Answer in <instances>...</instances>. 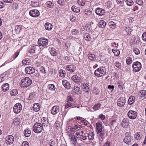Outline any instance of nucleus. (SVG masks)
Instances as JSON below:
<instances>
[{
  "label": "nucleus",
  "mask_w": 146,
  "mask_h": 146,
  "mask_svg": "<svg viewBox=\"0 0 146 146\" xmlns=\"http://www.w3.org/2000/svg\"><path fill=\"white\" fill-rule=\"evenodd\" d=\"M96 126L97 134L99 135L101 139L103 138L105 134V131L104 129H103L102 123L100 122H97Z\"/></svg>",
  "instance_id": "obj_1"
},
{
  "label": "nucleus",
  "mask_w": 146,
  "mask_h": 146,
  "mask_svg": "<svg viewBox=\"0 0 146 146\" xmlns=\"http://www.w3.org/2000/svg\"><path fill=\"white\" fill-rule=\"evenodd\" d=\"M106 69L105 67L101 66L95 70L94 75L98 77H102L106 74Z\"/></svg>",
  "instance_id": "obj_2"
},
{
  "label": "nucleus",
  "mask_w": 146,
  "mask_h": 146,
  "mask_svg": "<svg viewBox=\"0 0 146 146\" xmlns=\"http://www.w3.org/2000/svg\"><path fill=\"white\" fill-rule=\"evenodd\" d=\"M21 86L22 87H27L31 85L32 82V80L29 77L23 79L21 81Z\"/></svg>",
  "instance_id": "obj_3"
},
{
  "label": "nucleus",
  "mask_w": 146,
  "mask_h": 146,
  "mask_svg": "<svg viewBox=\"0 0 146 146\" xmlns=\"http://www.w3.org/2000/svg\"><path fill=\"white\" fill-rule=\"evenodd\" d=\"M33 129L35 133H39L42 131L43 127L41 123L36 122L34 124L33 127Z\"/></svg>",
  "instance_id": "obj_4"
},
{
  "label": "nucleus",
  "mask_w": 146,
  "mask_h": 146,
  "mask_svg": "<svg viewBox=\"0 0 146 146\" xmlns=\"http://www.w3.org/2000/svg\"><path fill=\"white\" fill-rule=\"evenodd\" d=\"M131 134L129 132H126L125 133V136L123 139V141L127 144L131 145L133 142V138H131Z\"/></svg>",
  "instance_id": "obj_5"
},
{
  "label": "nucleus",
  "mask_w": 146,
  "mask_h": 146,
  "mask_svg": "<svg viewBox=\"0 0 146 146\" xmlns=\"http://www.w3.org/2000/svg\"><path fill=\"white\" fill-rule=\"evenodd\" d=\"M133 70L134 72H139L142 68L141 63L138 61L134 62L132 64Z\"/></svg>",
  "instance_id": "obj_6"
},
{
  "label": "nucleus",
  "mask_w": 146,
  "mask_h": 146,
  "mask_svg": "<svg viewBox=\"0 0 146 146\" xmlns=\"http://www.w3.org/2000/svg\"><path fill=\"white\" fill-rule=\"evenodd\" d=\"M48 39L45 38H40L38 41V44L40 46L45 47L48 45Z\"/></svg>",
  "instance_id": "obj_7"
},
{
  "label": "nucleus",
  "mask_w": 146,
  "mask_h": 146,
  "mask_svg": "<svg viewBox=\"0 0 146 146\" xmlns=\"http://www.w3.org/2000/svg\"><path fill=\"white\" fill-rule=\"evenodd\" d=\"M22 109V106L21 104L18 103L15 104L13 108V111L15 113H20Z\"/></svg>",
  "instance_id": "obj_8"
},
{
  "label": "nucleus",
  "mask_w": 146,
  "mask_h": 146,
  "mask_svg": "<svg viewBox=\"0 0 146 146\" xmlns=\"http://www.w3.org/2000/svg\"><path fill=\"white\" fill-rule=\"evenodd\" d=\"M125 103V98L124 97H120L118 99L117 101V106L121 107H123Z\"/></svg>",
  "instance_id": "obj_9"
},
{
  "label": "nucleus",
  "mask_w": 146,
  "mask_h": 146,
  "mask_svg": "<svg viewBox=\"0 0 146 146\" xmlns=\"http://www.w3.org/2000/svg\"><path fill=\"white\" fill-rule=\"evenodd\" d=\"M14 138L11 135L7 136L5 138V143L7 145L12 144L13 142Z\"/></svg>",
  "instance_id": "obj_10"
},
{
  "label": "nucleus",
  "mask_w": 146,
  "mask_h": 146,
  "mask_svg": "<svg viewBox=\"0 0 146 146\" xmlns=\"http://www.w3.org/2000/svg\"><path fill=\"white\" fill-rule=\"evenodd\" d=\"M129 117L131 119H134L137 116V113L134 111L130 110L127 113Z\"/></svg>",
  "instance_id": "obj_11"
},
{
  "label": "nucleus",
  "mask_w": 146,
  "mask_h": 146,
  "mask_svg": "<svg viewBox=\"0 0 146 146\" xmlns=\"http://www.w3.org/2000/svg\"><path fill=\"white\" fill-rule=\"evenodd\" d=\"M30 15L33 17H37L40 15L39 11L36 9L31 10L29 12Z\"/></svg>",
  "instance_id": "obj_12"
},
{
  "label": "nucleus",
  "mask_w": 146,
  "mask_h": 146,
  "mask_svg": "<svg viewBox=\"0 0 146 146\" xmlns=\"http://www.w3.org/2000/svg\"><path fill=\"white\" fill-rule=\"evenodd\" d=\"M25 71L27 74H31L35 72V69L31 66H27L25 68Z\"/></svg>",
  "instance_id": "obj_13"
},
{
  "label": "nucleus",
  "mask_w": 146,
  "mask_h": 146,
  "mask_svg": "<svg viewBox=\"0 0 146 146\" xmlns=\"http://www.w3.org/2000/svg\"><path fill=\"white\" fill-rule=\"evenodd\" d=\"M95 11V13L97 15L100 16L103 15L105 13L104 10L100 8H96Z\"/></svg>",
  "instance_id": "obj_14"
},
{
  "label": "nucleus",
  "mask_w": 146,
  "mask_h": 146,
  "mask_svg": "<svg viewBox=\"0 0 146 146\" xmlns=\"http://www.w3.org/2000/svg\"><path fill=\"white\" fill-rule=\"evenodd\" d=\"M62 83L63 85L67 89H70L71 88V84L68 81L65 80H63L62 81Z\"/></svg>",
  "instance_id": "obj_15"
},
{
  "label": "nucleus",
  "mask_w": 146,
  "mask_h": 146,
  "mask_svg": "<svg viewBox=\"0 0 146 146\" xmlns=\"http://www.w3.org/2000/svg\"><path fill=\"white\" fill-rule=\"evenodd\" d=\"M72 79L75 83L78 84L81 82V79L77 75H74L71 78Z\"/></svg>",
  "instance_id": "obj_16"
},
{
  "label": "nucleus",
  "mask_w": 146,
  "mask_h": 146,
  "mask_svg": "<svg viewBox=\"0 0 146 146\" xmlns=\"http://www.w3.org/2000/svg\"><path fill=\"white\" fill-rule=\"evenodd\" d=\"M41 123L44 126H48L49 123L48 117H42L41 119Z\"/></svg>",
  "instance_id": "obj_17"
},
{
  "label": "nucleus",
  "mask_w": 146,
  "mask_h": 146,
  "mask_svg": "<svg viewBox=\"0 0 146 146\" xmlns=\"http://www.w3.org/2000/svg\"><path fill=\"white\" fill-rule=\"evenodd\" d=\"M66 69L69 71L71 72H74L76 70V66L73 65H68L66 66Z\"/></svg>",
  "instance_id": "obj_18"
},
{
  "label": "nucleus",
  "mask_w": 146,
  "mask_h": 146,
  "mask_svg": "<svg viewBox=\"0 0 146 146\" xmlns=\"http://www.w3.org/2000/svg\"><path fill=\"white\" fill-rule=\"evenodd\" d=\"M89 86L87 83H84L82 85V89L86 92H89Z\"/></svg>",
  "instance_id": "obj_19"
},
{
  "label": "nucleus",
  "mask_w": 146,
  "mask_h": 146,
  "mask_svg": "<svg viewBox=\"0 0 146 146\" xmlns=\"http://www.w3.org/2000/svg\"><path fill=\"white\" fill-rule=\"evenodd\" d=\"M59 107L57 106H54L52 107L51 110V113L53 115H55L59 111Z\"/></svg>",
  "instance_id": "obj_20"
},
{
  "label": "nucleus",
  "mask_w": 146,
  "mask_h": 146,
  "mask_svg": "<svg viewBox=\"0 0 146 146\" xmlns=\"http://www.w3.org/2000/svg\"><path fill=\"white\" fill-rule=\"evenodd\" d=\"M74 125L73 127L70 128V130L71 131H74L76 130H77V131H78L82 127V126L81 125H76V123H74Z\"/></svg>",
  "instance_id": "obj_21"
},
{
  "label": "nucleus",
  "mask_w": 146,
  "mask_h": 146,
  "mask_svg": "<svg viewBox=\"0 0 146 146\" xmlns=\"http://www.w3.org/2000/svg\"><path fill=\"white\" fill-rule=\"evenodd\" d=\"M9 84L8 83H4L1 86L2 90L4 92H6L9 90Z\"/></svg>",
  "instance_id": "obj_22"
},
{
  "label": "nucleus",
  "mask_w": 146,
  "mask_h": 146,
  "mask_svg": "<svg viewBox=\"0 0 146 146\" xmlns=\"http://www.w3.org/2000/svg\"><path fill=\"white\" fill-rule=\"evenodd\" d=\"M83 38L87 41H90L92 39L90 35L87 33H84L83 35Z\"/></svg>",
  "instance_id": "obj_23"
},
{
  "label": "nucleus",
  "mask_w": 146,
  "mask_h": 146,
  "mask_svg": "<svg viewBox=\"0 0 146 146\" xmlns=\"http://www.w3.org/2000/svg\"><path fill=\"white\" fill-rule=\"evenodd\" d=\"M24 135L26 137H29L31 133V129L29 128L25 129L24 131Z\"/></svg>",
  "instance_id": "obj_24"
},
{
  "label": "nucleus",
  "mask_w": 146,
  "mask_h": 146,
  "mask_svg": "<svg viewBox=\"0 0 146 146\" xmlns=\"http://www.w3.org/2000/svg\"><path fill=\"white\" fill-rule=\"evenodd\" d=\"M44 27L46 30L50 31L52 29L53 26L51 24L47 22L45 24Z\"/></svg>",
  "instance_id": "obj_25"
},
{
  "label": "nucleus",
  "mask_w": 146,
  "mask_h": 146,
  "mask_svg": "<svg viewBox=\"0 0 146 146\" xmlns=\"http://www.w3.org/2000/svg\"><path fill=\"white\" fill-rule=\"evenodd\" d=\"M134 137L136 139L140 140L142 137V133L140 132H137L135 134Z\"/></svg>",
  "instance_id": "obj_26"
},
{
  "label": "nucleus",
  "mask_w": 146,
  "mask_h": 146,
  "mask_svg": "<svg viewBox=\"0 0 146 146\" xmlns=\"http://www.w3.org/2000/svg\"><path fill=\"white\" fill-rule=\"evenodd\" d=\"M135 98L133 96H130L128 99V102L129 105L132 104L135 102Z\"/></svg>",
  "instance_id": "obj_27"
},
{
  "label": "nucleus",
  "mask_w": 146,
  "mask_h": 146,
  "mask_svg": "<svg viewBox=\"0 0 146 146\" xmlns=\"http://www.w3.org/2000/svg\"><path fill=\"white\" fill-rule=\"evenodd\" d=\"M49 52L53 56H56L57 54V52L56 49L53 47H51L49 49Z\"/></svg>",
  "instance_id": "obj_28"
},
{
  "label": "nucleus",
  "mask_w": 146,
  "mask_h": 146,
  "mask_svg": "<svg viewBox=\"0 0 146 146\" xmlns=\"http://www.w3.org/2000/svg\"><path fill=\"white\" fill-rule=\"evenodd\" d=\"M21 121L20 119L19 118L16 117L13 119V124L17 126L20 124Z\"/></svg>",
  "instance_id": "obj_29"
},
{
  "label": "nucleus",
  "mask_w": 146,
  "mask_h": 146,
  "mask_svg": "<svg viewBox=\"0 0 146 146\" xmlns=\"http://www.w3.org/2000/svg\"><path fill=\"white\" fill-rule=\"evenodd\" d=\"M128 120L127 118L123 119L122 121L121 124L123 127H125L128 125Z\"/></svg>",
  "instance_id": "obj_30"
},
{
  "label": "nucleus",
  "mask_w": 146,
  "mask_h": 146,
  "mask_svg": "<svg viewBox=\"0 0 146 146\" xmlns=\"http://www.w3.org/2000/svg\"><path fill=\"white\" fill-rule=\"evenodd\" d=\"M66 72L64 70L60 69L59 70V75L60 77L63 78L64 77L66 76Z\"/></svg>",
  "instance_id": "obj_31"
},
{
  "label": "nucleus",
  "mask_w": 146,
  "mask_h": 146,
  "mask_svg": "<svg viewBox=\"0 0 146 146\" xmlns=\"http://www.w3.org/2000/svg\"><path fill=\"white\" fill-rule=\"evenodd\" d=\"M108 25L112 29H114L116 26V23L112 21L109 22Z\"/></svg>",
  "instance_id": "obj_32"
},
{
  "label": "nucleus",
  "mask_w": 146,
  "mask_h": 146,
  "mask_svg": "<svg viewBox=\"0 0 146 146\" xmlns=\"http://www.w3.org/2000/svg\"><path fill=\"white\" fill-rule=\"evenodd\" d=\"M37 47H39V46L38 45H36L35 46H32L29 51V53L31 54L35 53Z\"/></svg>",
  "instance_id": "obj_33"
},
{
  "label": "nucleus",
  "mask_w": 146,
  "mask_h": 146,
  "mask_svg": "<svg viewBox=\"0 0 146 146\" xmlns=\"http://www.w3.org/2000/svg\"><path fill=\"white\" fill-rule=\"evenodd\" d=\"M33 109L35 111H38L40 110L38 103L34 104L33 106Z\"/></svg>",
  "instance_id": "obj_34"
},
{
  "label": "nucleus",
  "mask_w": 146,
  "mask_h": 146,
  "mask_svg": "<svg viewBox=\"0 0 146 146\" xmlns=\"http://www.w3.org/2000/svg\"><path fill=\"white\" fill-rule=\"evenodd\" d=\"M85 14L88 17H90L92 15V11H90V9H86L84 11Z\"/></svg>",
  "instance_id": "obj_35"
},
{
  "label": "nucleus",
  "mask_w": 146,
  "mask_h": 146,
  "mask_svg": "<svg viewBox=\"0 0 146 146\" xmlns=\"http://www.w3.org/2000/svg\"><path fill=\"white\" fill-rule=\"evenodd\" d=\"M71 9L72 11L78 13L80 11L79 8L75 6H72L71 7Z\"/></svg>",
  "instance_id": "obj_36"
},
{
  "label": "nucleus",
  "mask_w": 146,
  "mask_h": 146,
  "mask_svg": "<svg viewBox=\"0 0 146 146\" xmlns=\"http://www.w3.org/2000/svg\"><path fill=\"white\" fill-rule=\"evenodd\" d=\"M133 30V29L129 27H126L125 29V31L127 33V35L130 34Z\"/></svg>",
  "instance_id": "obj_37"
},
{
  "label": "nucleus",
  "mask_w": 146,
  "mask_h": 146,
  "mask_svg": "<svg viewBox=\"0 0 146 146\" xmlns=\"http://www.w3.org/2000/svg\"><path fill=\"white\" fill-rule=\"evenodd\" d=\"M88 58L92 61H94L96 60L95 56L93 54H88Z\"/></svg>",
  "instance_id": "obj_38"
},
{
  "label": "nucleus",
  "mask_w": 146,
  "mask_h": 146,
  "mask_svg": "<svg viewBox=\"0 0 146 146\" xmlns=\"http://www.w3.org/2000/svg\"><path fill=\"white\" fill-rule=\"evenodd\" d=\"M94 134L92 132H90L88 133V137L89 140H91L92 139L94 138Z\"/></svg>",
  "instance_id": "obj_39"
},
{
  "label": "nucleus",
  "mask_w": 146,
  "mask_h": 146,
  "mask_svg": "<svg viewBox=\"0 0 146 146\" xmlns=\"http://www.w3.org/2000/svg\"><path fill=\"white\" fill-rule=\"evenodd\" d=\"M112 52L114 53V55L115 56H118L120 54V51L119 50H118L117 49H113L112 50Z\"/></svg>",
  "instance_id": "obj_40"
},
{
  "label": "nucleus",
  "mask_w": 146,
  "mask_h": 146,
  "mask_svg": "<svg viewBox=\"0 0 146 146\" xmlns=\"http://www.w3.org/2000/svg\"><path fill=\"white\" fill-rule=\"evenodd\" d=\"M139 95L140 97H143L146 95V90H142L140 91Z\"/></svg>",
  "instance_id": "obj_41"
},
{
  "label": "nucleus",
  "mask_w": 146,
  "mask_h": 146,
  "mask_svg": "<svg viewBox=\"0 0 146 146\" xmlns=\"http://www.w3.org/2000/svg\"><path fill=\"white\" fill-rule=\"evenodd\" d=\"M100 27L102 28H104L106 26V23L104 20H101L99 23Z\"/></svg>",
  "instance_id": "obj_42"
},
{
  "label": "nucleus",
  "mask_w": 146,
  "mask_h": 146,
  "mask_svg": "<svg viewBox=\"0 0 146 146\" xmlns=\"http://www.w3.org/2000/svg\"><path fill=\"white\" fill-rule=\"evenodd\" d=\"M22 28V26L21 25H16L15 27V31L17 33L19 32Z\"/></svg>",
  "instance_id": "obj_43"
},
{
  "label": "nucleus",
  "mask_w": 146,
  "mask_h": 146,
  "mask_svg": "<svg viewBox=\"0 0 146 146\" xmlns=\"http://www.w3.org/2000/svg\"><path fill=\"white\" fill-rule=\"evenodd\" d=\"M29 63L30 60L28 58H25L22 61V63L24 65H29Z\"/></svg>",
  "instance_id": "obj_44"
},
{
  "label": "nucleus",
  "mask_w": 146,
  "mask_h": 146,
  "mask_svg": "<svg viewBox=\"0 0 146 146\" xmlns=\"http://www.w3.org/2000/svg\"><path fill=\"white\" fill-rule=\"evenodd\" d=\"M80 90L79 87L77 86H75L74 89V93L78 94L80 93Z\"/></svg>",
  "instance_id": "obj_45"
},
{
  "label": "nucleus",
  "mask_w": 146,
  "mask_h": 146,
  "mask_svg": "<svg viewBox=\"0 0 146 146\" xmlns=\"http://www.w3.org/2000/svg\"><path fill=\"white\" fill-rule=\"evenodd\" d=\"M19 54V52H15L12 56L11 58V61H12L14 60L18 56Z\"/></svg>",
  "instance_id": "obj_46"
},
{
  "label": "nucleus",
  "mask_w": 146,
  "mask_h": 146,
  "mask_svg": "<svg viewBox=\"0 0 146 146\" xmlns=\"http://www.w3.org/2000/svg\"><path fill=\"white\" fill-rule=\"evenodd\" d=\"M101 105L99 103L95 104L93 107V109L96 110H98L100 109Z\"/></svg>",
  "instance_id": "obj_47"
},
{
  "label": "nucleus",
  "mask_w": 146,
  "mask_h": 146,
  "mask_svg": "<svg viewBox=\"0 0 146 146\" xmlns=\"http://www.w3.org/2000/svg\"><path fill=\"white\" fill-rule=\"evenodd\" d=\"M18 93V90L16 89L13 90L10 92V94L11 96H15Z\"/></svg>",
  "instance_id": "obj_48"
},
{
  "label": "nucleus",
  "mask_w": 146,
  "mask_h": 146,
  "mask_svg": "<svg viewBox=\"0 0 146 146\" xmlns=\"http://www.w3.org/2000/svg\"><path fill=\"white\" fill-rule=\"evenodd\" d=\"M31 5L34 7H37L39 5V3L38 2H35L32 1L31 2Z\"/></svg>",
  "instance_id": "obj_49"
},
{
  "label": "nucleus",
  "mask_w": 146,
  "mask_h": 146,
  "mask_svg": "<svg viewBox=\"0 0 146 146\" xmlns=\"http://www.w3.org/2000/svg\"><path fill=\"white\" fill-rule=\"evenodd\" d=\"M125 2L127 5L129 6H131L133 4V0H126Z\"/></svg>",
  "instance_id": "obj_50"
},
{
  "label": "nucleus",
  "mask_w": 146,
  "mask_h": 146,
  "mask_svg": "<svg viewBox=\"0 0 146 146\" xmlns=\"http://www.w3.org/2000/svg\"><path fill=\"white\" fill-rule=\"evenodd\" d=\"M126 62L128 65L131 64L132 62V59L131 57H128L126 59Z\"/></svg>",
  "instance_id": "obj_51"
},
{
  "label": "nucleus",
  "mask_w": 146,
  "mask_h": 146,
  "mask_svg": "<svg viewBox=\"0 0 146 146\" xmlns=\"http://www.w3.org/2000/svg\"><path fill=\"white\" fill-rule=\"evenodd\" d=\"M85 0H78L77 3L80 5L82 6H84L85 4Z\"/></svg>",
  "instance_id": "obj_52"
},
{
  "label": "nucleus",
  "mask_w": 146,
  "mask_h": 146,
  "mask_svg": "<svg viewBox=\"0 0 146 146\" xmlns=\"http://www.w3.org/2000/svg\"><path fill=\"white\" fill-rule=\"evenodd\" d=\"M53 4L50 1H48L46 3V6L49 8H51L53 7Z\"/></svg>",
  "instance_id": "obj_53"
},
{
  "label": "nucleus",
  "mask_w": 146,
  "mask_h": 146,
  "mask_svg": "<svg viewBox=\"0 0 146 146\" xmlns=\"http://www.w3.org/2000/svg\"><path fill=\"white\" fill-rule=\"evenodd\" d=\"M115 66L119 69H121V63L118 61H116L114 63Z\"/></svg>",
  "instance_id": "obj_54"
},
{
  "label": "nucleus",
  "mask_w": 146,
  "mask_h": 146,
  "mask_svg": "<svg viewBox=\"0 0 146 146\" xmlns=\"http://www.w3.org/2000/svg\"><path fill=\"white\" fill-rule=\"evenodd\" d=\"M67 103L65 104V108L66 109L68 108L69 107L71 106L72 105V102H69L68 101H67Z\"/></svg>",
  "instance_id": "obj_55"
},
{
  "label": "nucleus",
  "mask_w": 146,
  "mask_h": 146,
  "mask_svg": "<svg viewBox=\"0 0 146 146\" xmlns=\"http://www.w3.org/2000/svg\"><path fill=\"white\" fill-rule=\"evenodd\" d=\"M58 3L61 6H63L65 4V2L64 0H58Z\"/></svg>",
  "instance_id": "obj_56"
},
{
  "label": "nucleus",
  "mask_w": 146,
  "mask_h": 146,
  "mask_svg": "<svg viewBox=\"0 0 146 146\" xmlns=\"http://www.w3.org/2000/svg\"><path fill=\"white\" fill-rule=\"evenodd\" d=\"M68 124L70 126H73L74 123H76V122L73 119L70 120L68 122Z\"/></svg>",
  "instance_id": "obj_57"
},
{
  "label": "nucleus",
  "mask_w": 146,
  "mask_h": 146,
  "mask_svg": "<svg viewBox=\"0 0 146 146\" xmlns=\"http://www.w3.org/2000/svg\"><path fill=\"white\" fill-rule=\"evenodd\" d=\"M71 32L73 35H78L79 34V31L78 30L73 29L71 30Z\"/></svg>",
  "instance_id": "obj_58"
},
{
  "label": "nucleus",
  "mask_w": 146,
  "mask_h": 146,
  "mask_svg": "<svg viewBox=\"0 0 146 146\" xmlns=\"http://www.w3.org/2000/svg\"><path fill=\"white\" fill-rule=\"evenodd\" d=\"M116 2L118 4H119L120 6H123L124 4V0H116Z\"/></svg>",
  "instance_id": "obj_59"
},
{
  "label": "nucleus",
  "mask_w": 146,
  "mask_h": 146,
  "mask_svg": "<svg viewBox=\"0 0 146 146\" xmlns=\"http://www.w3.org/2000/svg\"><path fill=\"white\" fill-rule=\"evenodd\" d=\"M142 40L145 41L146 42V32H144L142 36Z\"/></svg>",
  "instance_id": "obj_60"
},
{
  "label": "nucleus",
  "mask_w": 146,
  "mask_h": 146,
  "mask_svg": "<svg viewBox=\"0 0 146 146\" xmlns=\"http://www.w3.org/2000/svg\"><path fill=\"white\" fill-rule=\"evenodd\" d=\"M49 88L50 90H54L55 89V86L53 84H50L48 85Z\"/></svg>",
  "instance_id": "obj_61"
},
{
  "label": "nucleus",
  "mask_w": 146,
  "mask_h": 146,
  "mask_svg": "<svg viewBox=\"0 0 146 146\" xmlns=\"http://www.w3.org/2000/svg\"><path fill=\"white\" fill-rule=\"evenodd\" d=\"M133 51L136 55H138L140 53L139 50L137 48H135L133 49Z\"/></svg>",
  "instance_id": "obj_62"
},
{
  "label": "nucleus",
  "mask_w": 146,
  "mask_h": 146,
  "mask_svg": "<svg viewBox=\"0 0 146 146\" xmlns=\"http://www.w3.org/2000/svg\"><path fill=\"white\" fill-rule=\"evenodd\" d=\"M71 141L72 142H74V143L76 144V142H77L76 138L74 135H72L71 136Z\"/></svg>",
  "instance_id": "obj_63"
},
{
  "label": "nucleus",
  "mask_w": 146,
  "mask_h": 146,
  "mask_svg": "<svg viewBox=\"0 0 146 146\" xmlns=\"http://www.w3.org/2000/svg\"><path fill=\"white\" fill-rule=\"evenodd\" d=\"M116 119H113L111 120L110 123V124L111 126H113V125L116 123Z\"/></svg>",
  "instance_id": "obj_64"
}]
</instances>
